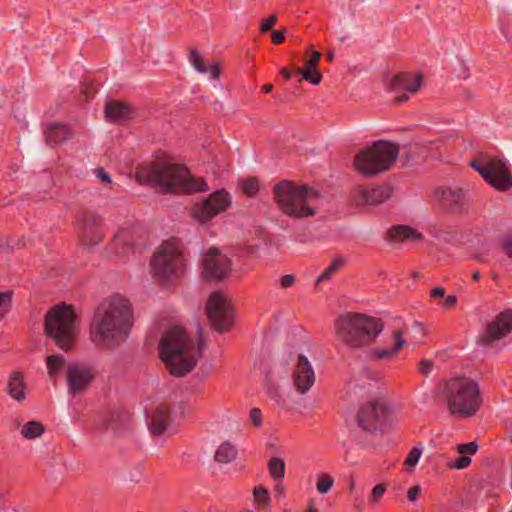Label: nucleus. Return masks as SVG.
<instances>
[{
    "instance_id": "3",
    "label": "nucleus",
    "mask_w": 512,
    "mask_h": 512,
    "mask_svg": "<svg viewBox=\"0 0 512 512\" xmlns=\"http://www.w3.org/2000/svg\"><path fill=\"white\" fill-rule=\"evenodd\" d=\"M193 348V338L184 328L174 326L162 336L159 355L172 375L183 377L196 366V359L191 354Z\"/></svg>"
},
{
    "instance_id": "39",
    "label": "nucleus",
    "mask_w": 512,
    "mask_h": 512,
    "mask_svg": "<svg viewBox=\"0 0 512 512\" xmlns=\"http://www.w3.org/2000/svg\"><path fill=\"white\" fill-rule=\"evenodd\" d=\"M334 479L329 474H322L317 482V490L321 494H325L332 488Z\"/></svg>"
},
{
    "instance_id": "22",
    "label": "nucleus",
    "mask_w": 512,
    "mask_h": 512,
    "mask_svg": "<svg viewBox=\"0 0 512 512\" xmlns=\"http://www.w3.org/2000/svg\"><path fill=\"white\" fill-rule=\"evenodd\" d=\"M26 383L20 371H13L8 379L6 391L8 395L17 402L26 399Z\"/></svg>"
},
{
    "instance_id": "17",
    "label": "nucleus",
    "mask_w": 512,
    "mask_h": 512,
    "mask_svg": "<svg viewBox=\"0 0 512 512\" xmlns=\"http://www.w3.org/2000/svg\"><path fill=\"white\" fill-rule=\"evenodd\" d=\"M231 269L230 259L217 248H210L203 258V276L209 281L223 279Z\"/></svg>"
},
{
    "instance_id": "33",
    "label": "nucleus",
    "mask_w": 512,
    "mask_h": 512,
    "mask_svg": "<svg viewBox=\"0 0 512 512\" xmlns=\"http://www.w3.org/2000/svg\"><path fill=\"white\" fill-rule=\"evenodd\" d=\"M64 364V356L58 354L49 355L46 360V366L51 377H55L63 368Z\"/></svg>"
},
{
    "instance_id": "10",
    "label": "nucleus",
    "mask_w": 512,
    "mask_h": 512,
    "mask_svg": "<svg viewBox=\"0 0 512 512\" xmlns=\"http://www.w3.org/2000/svg\"><path fill=\"white\" fill-rule=\"evenodd\" d=\"M185 268V257L177 240L164 241L151 260V269L154 276L163 284L172 277L181 275Z\"/></svg>"
},
{
    "instance_id": "7",
    "label": "nucleus",
    "mask_w": 512,
    "mask_h": 512,
    "mask_svg": "<svg viewBox=\"0 0 512 512\" xmlns=\"http://www.w3.org/2000/svg\"><path fill=\"white\" fill-rule=\"evenodd\" d=\"M76 314L70 305L59 304L45 315L44 328L46 334L62 350H70L75 343Z\"/></svg>"
},
{
    "instance_id": "44",
    "label": "nucleus",
    "mask_w": 512,
    "mask_h": 512,
    "mask_svg": "<svg viewBox=\"0 0 512 512\" xmlns=\"http://www.w3.org/2000/svg\"><path fill=\"white\" fill-rule=\"evenodd\" d=\"M472 459L470 456L462 455L458 457L455 462L453 463L452 467L458 470L464 469L468 467L471 463Z\"/></svg>"
},
{
    "instance_id": "53",
    "label": "nucleus",
    "mask_w": 512,
    "mask_h": 512,
    "mask_svg": "<svg viewBox=\"0 0 512 512\" xmlns=\"http://www.w3.org/2000/svg\"><path fill=\"white\" fill-rule=\"evenodd\" d=\"M295 282V277L292 274L283 275L280 279V285L282 288H288Z\"/></svg>"
},
{
    "instance_id": "50",
    "label": "nucleus",
    "mask_w": 512,
    "mask_h": 512,
    "mask_svg": "<svg viewBox=\"0 0 512 512\" xmlns=\"http://www.w3.org/2000/svg\"><path fill=\"white\" fill-rule=\"evenodd\" d=\"M198 343H197V352L198 355L201 356L203 353V350L205 348V339L203 337V329L200 325H198Z\"/></svg>"
},
{
    "instance_id": "54",
    "label": "nucleus",
    "mask_w": 512,
    "mask_h": 512,
    "mask_svg": "<svg viewBox=\"0 0 512 512\" xmlns=\"http://www.w3.org/2000/svg\"><path fill=\"white\" fill-rule=\"evenodd\" d=\"M267 393L270 395L271 398L275 399L276 401H279L281 398L278 388L273 385L268 386Z\"/></svg>"
},
{
    "instance_id": "25",
    "label": "nucleus",
    "mask_w": 512,
    "mask_h": 512,
    "mask_svg": "<svg viewBox=\"0 0 512 512\" xmlns=\"http://www.w3.org/2000/svg\"><path fill=\"white\" fill-rule=\"evenodd\" d=\"M189 61L196 71L199 73H210L214 80H219L220 67L217 63H213L209 66L205 64L201 55L196 49H192L189 54Z\"/></svg>"
},
{
    "instance_id": "2",
    "label": "nucleus",
    "mask_w": 512,
    "mask_h": 512,
    "mask_svg": "<svg viewBox=\"0 0 512 512\" xmlns=\"http://www.w3.org/2000/svg\"><path fill=\"white\" fill-rule=\"evenodd\" d=\"M136 179L139 183L160 186L168 192L194 194L209 190L204 178L193 176L182 164H143L136 170Z\"/></svg>"
},
{
    "instance_id": "59",
    "label": "nucleus",
    "mask_w": 512,
    "mask_h": 512,
    "mask_svg": "<svg viewBox=\"0 0 512 512\" xmlns=\"http://www.w3.org/2000/svg\"><path fill=\"white\" fill-rule=\"evenodd\" d=\"M275 491L279 494H282L284 492V487L281 483L276 484Z\"/></svg>"
},
{
    "instance_id": "55",
    "label": "nucleus",
    "mask_w": 512,
    "mask_h": 512,
    "mask_svg": "<svg viewBox=\"0 0 512 512\" xmlns=\"http://www.w3.org/2000/svg\"><path fill=\"white\" fill-rule=\"evenodd\" d=\"M457 303V297L455 295H448L445 299H444V303H443V306L445 308H452L456 305Z\"/></svg>"
},
{
    "instance_id": "21",
    "label": "nucleus",
    "mask_w": 512,
    "mask_h": 512,
    "mask_svg": "<svg viewBox=\"0 0 512 512\" xmlns=\"http://www.w3.org/2000/svg\"><path fill=\"white\" fill-rule=\"evenodd\" d=\"M171 407L167 404L158 405L151 414L149 430L153 436L164 434L172 422Z\"/></svg>"
},
{
    "instance_id": "40",
    "label": "nucleus",
    "mask_w": 512,
    "mask_h": 512,
    "mask_svg": "<svg viewBox=\"0 0 512 512\" xmlns=\"http://www.w3.org/2000/svg\"><path fill=\"white\" fill-rule=\"evenodd\" d=\"M242 189L246 195L253 197L259 191V183L255 178H248L243 181Z\"/></svg>"
},
{
    "instance_id": "26",
    "label": "nucleus",
    "mask_w": 512,
    "mask_h": 512,
    "mask_svg": "<svg viewBox=\"0 0 512 512\" xmlns=\"http://www.w3.org/2000/svg\"><path fill=\"white\" fill-rule=\"evenodd\" d=\"M388 235L390 239L395 241H410L415 242L422 239V235L416 230L407 225H396L389 229Z\"/></svg>"
},
{
    "instance_id": "12",
    "label": "nucleus",
    "mask_w": 512,
    "mask_h": 512,
    "mask_svg": "<svg viewBox=\"0 0 512 512\" xmlns=\"http://www.w3.org/2000/svg\"><path fill=\"white\" fill-rule=\"evenodd\" d=\"M231 204L230 194L220 189L210 194L202 202L195 203L190 210L193 219L200 223H207L216 215L226 211Z\"/></svg>"
},
{
    "instance_id": "30",
    "label": "nucleus",
    "mask_w": 512,
    "mask_h": 512,
    "mask_svg": "<svg viewBox=\"0 0 512 512\" xmlns=\"http://www.w3.org/2000/svg\"><path fill=\"white\" fill-rule=\"evenodd\" d=\"M44 426L39 421H28L21 429V435L26 439H35L44 433Z\"/></svg>"
},
{
    "instance_id": "62",
    "label": "nucleus",
    "mask_w": 512,
    "mask_h": 512,
    "mask_svg": "<svg viewBox=\"0 0 512 512\" xmlns=\"http://www.w3.org/2000/svg\"><path fill=\"white\" fill-rule=\"evenodd\" d=\"M479 278H480V272L479 271L473 272L472 279L473 280H478Z\"/></svg>"
},
{
    "instance_id": "45",
    "label": "nucleus",
    "mask_w": 512,
    "mask_h": 512,
    "mask_svg": "<svg viewBox=\"0 0 512 512\" xmlns=\"http://www.w3.org/2000/svg\"><path fill=\"white\" fill-rule=\"evenodd\" d=\"M321 58V53L318 51H312L311 57L308 59L304 65V68L308 69H317V64Z\"/></svg>"
},
{
    "instance_id": "48",
    "label": "nucleus",
    "mask_w": 512,
    "mask_h": 512,
    "mask_svg": "<svg viewBox=\"0 0 512 512\" xmlns=\"http://www.w3.org/2000/svg\"><path fill=\"white\" fill-rule=\"evenodd\" d=\"M286 29L273 31L271 34V41L275 45L282 44L285 40Z\"/></svg>"
},
{
    "instance_id": "29",
    "label": "nucleus",
    "mask_w": 512,
    "mask_h": 512,
    "mask_svg": "<svg viewBox=\"0 0 512 512\" xmlns=\"http://www.w3.org/2000/svg\"><path fill=\"white\" fill-rule=\"evenodd\" d=\"M237 455L236 448L229 442H223L216 450L214 459L218 463L227 464L232 462Z\"/></svg>"
},
{
    "instance_id": "32",
    "label": "nucleus",
    "mask_w": 512,
    "mask_h": 512,
    "mask_svg": "<svg viewBox=\"0 0 512 512\" xmlns=\"http://www.w3.org/2000/svg\"><path fill=\"white\" fill-rule=\"evenodd\" d=\"M268 470L274 480L280 481L285 474V463L281 458L272 457L268 462Z\"/></svg>"
},
{
    "instance_id": "19",
    "label": "nucleus",
    "mask_w": 512,
    "mask_h": 512,
    "mask_svg": "<svg viewBox=\"0 0 512 512\" xmlns=\"http://www.w3.org/2000/svg\"><path fill=\"white\" fill-rule=\"evenodd\" d=\"M67 386L69 393L76 395L82 393L94 379L91 369L80 363H71L68 365Z\"/></svg>"
},
{
    "instance_id": "56",
    "label": "nucleus",
    "mask_w": 512,
    "mask_h": 512,
    "mask_svg": "<svg viewBox=\"0 0 512 512\" xmlns=\"http://www.w3.org/2000/svg\"><path fill=\"white\" fill-rule=\"evenodd\" d=\"M445 294V290L442 287H435L431 290V297L438 298L443 297Z\"/></svg>"
},
{
    "instance_id": "35",
    "label": "nucleus",
    "mask_w": 512,
    "mask_h": 512,
    "mask_svg": "<svg viewBox=\"0 0 512 512\" xmlns=\"http://www.w3.org/2000/svg\"><path fill=\"white\" fill-rule=\"evenodd\" d=\"M298 74L302 75V80L310 82L312 85H318L322 80V74L317 69L298 68Z\"/></svg>"
},
{
    "instance_id": "16",
    "label": "nucleus",
    "mask_w": 512,
    "mask_h": 512,
    "mask_svg": "<svg viewBox=\"0 0 512 512\" xmlns=\"http://www.w3.org/2000/svg\"><path fill=\"white\" fill-rule=\"evenodd\" d=\"M77 223L80 226L79 238L83 245L95 246L102 241L103 230L100 216L85 211L79 215Z\"/></svg>"
},
{
    "instance_id": "8",
    "label": "nucleus",
    "mask_w": 512,
    "mask_h": 512,
    "mask_svg": "<svg viewBox=\"0 0 512 512\" xmlns=\"http://www.w3.org/2000/svg\"><path fill=\"white\" fill-rule=\"evenodd\" d=\"M398 154L397 144L377 141L355 156L354 165L360 174L371 177L388 170L397 159Z\"/></svg>"
},
{
    "instance_id": "5",
    "label": "nucleus",
    "mask_w": 512,
    "mask_h": 512,
    "mask_svg": "<svg viewBox=\"0 0 512 512\" xmlns=\"http://www.w3.org/2000/svg\"><path fill=\"white\" fill-rule=\"evenodd\" d=\"M448 411L456 418L473 417L482 405L479 385L468 377L446 381L443 390Z\"/></svg>"
},
{
    "instance_id": "4",
    "label": "nucleus",
    "mask_w": 512,
    "mask_h": 512,
    "mask_svg": "<svg viewBox=\"0 0 512 512\" xmlns=\"http://www.w3.org/2000/svg\"><path fill=\"white\" fill-rule=\"evenodd\" d=\"M384 322L361 313H345L335 320L337 337L348 347L358 349L376 341Z\"/></svg>"
},
{
    "instance_id": "31",
    "label": "nucleus",
    "mask_w": 512,
    "mask_h": 512,
    "mask_svg": "<svg viewBox=\"0 0 512 512\" xmlns=\"http://www.w3.org/2000/svg\"><path fill=\"white\" fill-rule=\"evenodd\" d=\"M344 265V259L341 256H336L333 258L329 266L323 271L321 275H319L316 279V283H320L326 280L331 279V277L340 270Z\"/></svg>"
},
{
    "instance_id": "61",
    "label": "nucleus",
    "mask_w": 512,
    "mask_h": 512,
    "mask_svg": "<svg viewBox=\"0 0 512 512\" xmlns=\"http://www.w3.org/2000/svg\"><path fill=\"white\" fill-rule=\"evenodd\" d=\"M115 415H116V413H114V412H113V413H111V415H110V420H109V422H108V424H107V425H108V427H111L112 429H114V428H115V426H114V425H113V423H112V421H113V419H114V416H115Z\"/></svg>"
},
{
    "instance_id": "14",
    "label": "nucleus",
    "mask_w": 512,
    "mask_h": 512,
    "mask_svg": "<svg viewBox=\"0 0 512 512\" xmlns=\"http://www.w3.org/2000/svg\"><path fill=\"white\" fill-rule=\"evenodd\" d=\"M422 83V74H412L402 72L394 75L390 80L387 90L390 92L401 93L394 98L397 105H401L409 100L410 94L419 90Z\"/></svg>"
},
{
    "instance_id": "9",
    "label": "nucleus",
    "mask_w": 512,
    "mask_h": 512,
    "mask_svg": "<svg viewBox=\"0 0 512 512\" xmlns=\"http://www.w3.org/2000/svg\"><path fill=\"white\" fill-rule=\"evenodd\" d=\"M469 165L496 190L507 191L512 187V174L509 166L499 156L480 151L473 156Z\"/></svg>"
},
{
    "instance_id": "57",
    "label": "nucleus",
    "mask_w": 512,
    "mask_h": 512,
    "mask_svg": "<svg viewBox=\"0 0 512 512\" xmlns=\"http://www.w3.org/2000/svg\"><path fill=\"white\" fill-rule=\"evenodd\" d=\"M281 74L283 75V77L285 78V80H290L292 75L291 73L286 69V68H283L281 70Z\"/></svg>"
},
{
    "instance_id": "58",
    "label": "nucleus",
    "mask_w": 512,
    "mask_h": 512,
    "mask_svg": "<svg viewBox=\"0 0 512 512\" xmlns=\"http://www.w3.org/2000/svg\"><path fill=\"white\" fill-rule=\"evenodd\" d=\"M273 89V86L271 84H265L263 87H262V91L264 93H270Z\"/></svg>"
},
{
    "instance_id": "27",
    "label": "nucleus",
    "mask_w": 512,
    "mask_h": 512,
    "mask_svg": "<svg viewBox=\"0 0 512 512\" xmlns=\"http://www.w3.org/2000/svg\"><path fill=\"white\" fill-rule=\"evenodd\" d=\"M45 137L47 143L51 146L61 144L68 138L67 127L61 123L49 124L45 131Z\"/></svg>"
},
{
    "instance_id": "23",
    "label": "nucleus",
    "mask_w": 512,
    "mask_h": 512,
    "mask_svg": "<svg viewBox=\"0 0 512 512\" xmlns=\"http://www.w3.org/2000/svg\"><path fill=\"white\" fill-rule=\"evenodd\" d=\"M394 347L392 348H374L370 351V355L377 359L393 358L400 349L406 344L404 332L402 329H395L392 333Z\"/></svg>"
},
{
    "instance_id": "64",
    "label": "nucleus",
    "mask_w": 512,
    "mask_h": 512,
    "mask_svg": "<svg viewBox=\"0 0 512 512\" xmlns=\"http://www.w3.org/2000/svg\"><path fill=\"white\" fill-rule=\"evenodd\" d=\"M354 488H355V482H354V480H351L350 481V490H354Z\"/></svg>"
},
{
    "instance_id": "20",
    "label": "nucleus",
    "mask_w": 512,
    "mask_h": 512,
    "mask_svg": "<svg viewBox=\"0 0 512 512\" xmlns=\"http://www.w3.org/2000/svg\"><path fill=\"white\" fill-rule=\"evenodd\" d=\"M292 381L294 388L300 394H306L315 382V373L312 364L308 358L302 354L297 357L295 364Z\"/></svg>"
},
{
    "instance_id": "43",
    "label": "nucleus",
    "mask_w": 512,
    "mask_h": 512,
    "mask_svg": "<svg viewBox=\"0 0 512 512\" xmlns=\"http://www.w3.org/2000/svg\"><path fill=\"white\" fill-rule=\"evenodd\" d=\"M477 450H478V445L476 442L463 443L458 446V452L460 454H466V453L475 454L477 452Z\"/></svg>"
},
{
    "instance_id": "6",
    "label": "nucleus",
    "mask_w": 512,
    "mask_h": 512,
    "mask_svg": "<svg viewBox=\"0 0 512 512\" xmlns=\"http://www.w3.org/2000/svg\"><path fill=\"white\" fill-rule=\"evenodd\" d=\"M273 193L280 210L289 217L304 218L316 213L312 202L319 194L307 184L296 185L292 181L282 180L275 184Z\"/></svg>"
},
{
    "instance_id": "38",
    "label": "nucleus",
    "mask_w": 512,
    "mask_h": 512,
    "mask_svg": "<svg viewBox=\"0 0 512 512\" xmlns=\"http://www.w3.org/2000/svg\"><path fill=\"white\" fill-rule=\"evenodd\" d=\"M422 454V448L418 446H414L409 454L407 455L404 465L407 467V469L414 468L416 464L418 463L420 457Z\"/></svg>"
},
{
    "instance_id": "42",
    "label": "nucleus",
    "mask_w": 512,
    "mask_h": 512,
    "mask_svg": "<svg viewBox=\"0 0 512 512\" xmlns=\"http://www.w3.org/2000/svg\"><path fill=\"white\" fill-rule=\"evenodd\" d=\"M277 20H278V18H277L276 14L270 15L267 19H265L261 22L260 32L266 33L269 30H271L272 27L277 23Z\"/></svg>"
},
{
    "instance_id": "46",
    "label": "nucleus",
    "mask_w": 512,
    "mask_h": 512,
    "mask_svg": "<svg viewBox=\"0 0 512 512\" xmlns=\"http://www.w3.org/2000/svg\"><path fill=\"white\" fill-rule=\"evenodd\" d=\"M249 416L254 426L260 427L262 425V412L259 408H252L250 410Z\"/></svg>"
},
{
    "instance_id": "49",
    "label": "nucleus",
    "mask_w": 512,
    "mask_h": 512,
    "mask_svg": "<svg viewBox=\"0 0 512 512\" xmlns=\"http://www.w3.org/2000/svg\"><path fill=\"white\" fill-rule=\"evenodd\" d=\"M95 175L104 183L110 184L112 182L111 176L102 168L97 167L95 170Z\"/></svg>"
},
{
    "instance_id": "37",
    "label": "nucleus",
    "mask_w": 512,
    "mask_h": 512,
    "mask_svg": "<svg viewBox=\"0 0 512 512\" xmlns=\"http://www.w3.org/2000/svg\"><path fill=\"white\" fill-rule=\"evenodd\" d=\"M254 502L258 506L268 507L270 504V497L268 491L263 486H257L254 488Z\"/></svg>"
},
{
    "instance_id": "24",
    "label": "nucleus",
    "mask_w": 512,
    "mask_h": 512,
    "mask_svg": "<svg viewBox=\"0 0 512 512\" xmlns=\"http://www.w3.org/2000/svg\"><path fill=\"white\" fill-rule=\"evenodd\" d=\"M104 112L109 122H118L128 119L132 114V109L126 103L111 101L106 104Z\"/></svg>"
},
{
    "instance_id": "60",
    "label": "nucleus",
    "mask_w": 512,
    "mask_h": 512,
    "mask_svg": "<svg viewBox=\"0 0 512 512\" xmlns=\"http://www.w3.org/2000/svg\"><path fill=\"white\" fill-rule=\"evenodd\" d=\"M307 512H320V511H319L318 509H316V508L313 506V502L311 501V502L308 504Z\"/></svg>"
},
{
    "instance_id": "47",
    "label": "nucleus",
    "mask_w": 512,
    "mask_h": 512,
    "mask_svg": "<svg viewBox=\"0 0 512 512\" xmlns=\"http://www.w3.org/2000/svg\"><path fill=\"white\" fill-rule=\"evenodd\" d=\"M501 245L506 255L512 258V236H504L501 240Z\"/></svg>"
},
{
    "instance_id": "11",
    "label": "nucleus",
    "mask_w": 512,
    "mask_h": 512,
    "mask_svg": "<svg viewBox=\"0 0 512 512\" xmlns=\"http://www.w3.org/2000/svg\"><path fill=\"white\" fill-rule=\"evenodd\" d=\"M392 422V414L382 401L364 404L357 413L358 426L367 432L388 429Z\"/></svg>"
},
{
    "instance_id": "51",
    "label": "nucleus",
    "mask_w": 512,
    "mask_h": 512,
    "mask_svg": "<svg viewBox=\"0 0 512 512\" xmlns=\"http://www.w3.org/2000/svg\"><path fill=\"white\" fill-rule=\"evenodd\" d=\"M432 368H433V363L431 360L423 359L419 363L420 372L426 376L432 371Z\"/></svg>"
},
{
    "instance_id": "1",
    "label": "nucleus",
    "mask_w": 512,
    "mask_h": 512,
    "mask_svg": "<svg viewBox=\"0 0 512 512\" xmlns=\"http://www.w3.org/2000/svg\"><path fill=\"white\" fill-rule=\"evenodd\" d=\"M132 326L130 302L115 295L103 300L96 308L90 324V337L97 346L112 348L129 336Z\"/></svg>"
},
{
    "instance_id": "34",
    "label": "nucleus",
    "mask_w": 512,
    "mask_h": 512,
    "mask_svg": "<svg viewBox=\"0 0 512 512\" xmlns=\"http://www.w3.org/2000/svg\"><path fill=\"white\" fill-rule=\"evenodd\" d=\"M12 290L0 291V320L3 319L12 307Z\"/></svg>"
},
{
    "instance_id": "63",
    "label": "nucleus",
    "mask_w": 512,
    "mask_h": 512,
    "mask_svg": "<svg viewBox=\"0 0 512 512\" xmlns=\"http://www.w3.org/2000/svg\"><path fill=\"white\" fill-rule=\"evenodd\" d=\"M333 59H334V54L333 53H328L327 54V61L332 62Z\"/></svg>"
},
{
    "instance_id": "18",
    "label": "nucleus",
    "mask_w": 512,
    "mask_h": 512,
    "mask_svg": "<svg viewBox=\"0 0 512 512\" xmlns=\"http://www.w3.org/2000/svg\"><path fill=\"white\" fill-rule=\"evenodd\" d=\"M392 188L388 184L373 187H357L352 200L357 206H376L391 197Z\"/></svg>"
},
{
    "instance_id": "52",
    "label": "nucleus",
    "mask_w": 512,
    "mask_h": 512,
    "mask_svg": "<svg viewBox=\"0 0 512 512\" xmlns=\"http://www.w3.org/2000/svg\"><path fill=\"white\" fill-rule=\"evenodd\" d=\"M421 493V487L419 485L412 486L408 489L407 498L410 501H416Z\"/></svg>"
},
{
    "instance_id": "28",
    "label": "nucleus",
    "mask_w": 512,
    "mask_h": 512,
    "mask_svg": "<svg viewBox=\"0 0 512 512\" xmlns=\"http://www.w3.org/2000/svg\"><path fill=\"white\" fill-rule=\"evenodd\" d=\"M465 192L462 189H446L442 191L441 200L451 209L463 205Z\"/></svg>"
},
{
    "instance_id": "15",
    "label": "nucleus",
    "mask_w": 512,
    "mask_h": 512,
    "mask_svg": "<svg viewBox=\"0 0 512 512\" xmlns=\"http://www.w3.org/2000/svg\"><path fill=\"white\" fill-rule=\"evenodd\" d=\"M512 332V310L506 309L497 314L490 321L482 334L478 337V343L489 344L505 338Z\"/></svg>"
},
{
    "instance_id": "13",
    "label": "nucleus",
    "mask_w": 512,
    "mask_h": 512,
    "mask_svg": "<svg viewBox=\"0 0 512 512\" xmlns=\"http://www.w3.org/2000/svg\"><path fill=\"white\" fill-rule=\"evenodd\" d=\"M206 313L213 328L220 332H226L232 325V314L224 295L219 291L210 294Z\"/></svg>"
},
{
    "instance_id": "41",
    "label": "nucleus",
    "mask_w": 512,
    "mask_h": 512,
    "mask_svg": "<svg viewBox=\"0 0 512 512\" xmlns=\"http://www.w3.org/2000/svg\"><path fill=\"white\" fill-rule=\"evenodd\" d=\"M387 487L385 484L380 483L373 487L369 496V501L373 504L377 503L385 494Z\"/></svg>"
},
{
    "instance_id": "36",
    "label": "nucleus",
    "mask_w": 512,
    "mask_h": 512,
    "mask_svg": "<svg viewBox=\"0 0 512 512\" xmlns=\"http://www.w3.org/2000/svg\"><path fill=\"white\" fill-rule=\"evenodd\" d=\"M131 230L127 228L120 229L114 236L113 244L117 247H132L134 243L130 240Z\"/></svg>"
}]
</instances>
